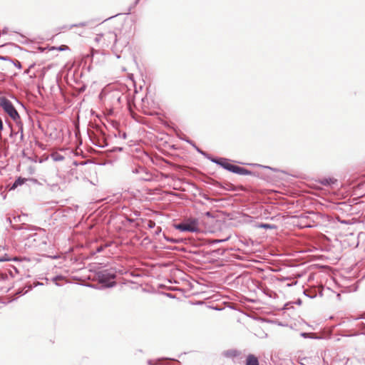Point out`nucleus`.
<instances>
[{"instance_id":"obj_1","label":"nucleus","mask_w":365,"mask_h":365,"mask_svg":"<svg viewBox=\"0 0 365 365\" xmlns=\"http://www.w3.org/2000/svg\"><path fill=\"white\" fill-rule=\"evenodd\" d=\"M37 230L38 232L31 235L27 240L31 245L43 249L47 245V234L44 229L38 228Z\"/></svg>"},{"instance_id":"obj_2","label":"nucleus","mask_w":365,"mask_h":365,"mask_svg":"<svg viewBox=\"0 0 365 365\" xmlns=\"http://www.w3.org/2000/svg\"><path fill=\"white\" fill-rule=\"evenodd\" d=\"M97 277L100 283L106 287H112L115 284L114 281L110 282L115 278V271L113 269H107L99 271Z\"/></svg>"},{"instance_id":"obj_3","label":"nucleus","mask_w":365,"mask_h":365,"mask_svg":"<svg viewBox=\"0 0 365 365\" xmlns=\"http://www.w3.org/2000/svg\"><path fill=\"white\" fill-rule=\"evenodd\" d=\"M175 228L181 232H198V220L195 218L188 219L187 221L175 225Z\"/></svg>"},{"instance_id":"obj_4","label":"nucleus","mask_w":365,"mask_h":365,"mask_svg":"<svg viewBox=\"0 0 365 365\" xmlns=\"http://www.w3.org/2000/svg\"><path fill=\"white\" fill-rule=\"evenodd\" d=\"M0 106L14 120L20 119V116L12 103L5 97L0 98Z\"/></svg>"},{"instance_id":"obj_5","label":"nucleus","mask_w":365,"mask_h":365,"mask_svg":"<svg viewBox=\"0 0 365 365\" xmlns=\"http://www.w3.org/2000/svg\"><path fill=\"white\" fill-rule=\"evenodd\" d=\"M94 41L96 43H102V46H108L110 41H113L114 43L117 41V36L114 32L109 31L106 34H96Z\"/></svg>"},{"instance_id":"obj_6","label":"nucleus","mask_w":365,"mask_h":365,"mask_svg":"<svg viewBox=\"0 0 365 365\" xmlns=\"http://www.w3.org/2000/svg\"><path fill=\"white\" fill-rule=\"evenodd\" d=\"M211 161L220 165L222 168H223L224 169H225L230 172L232 173V171H233L235 165L230 164L228 162V160L226 158H212V159H211Z\"/></svg>"},{"instance_id":"obj_7","label":"nucleus","mask_w":365,"mask_h":365,"mask_svg":"<svg viewBox=\"0 0 365 365\" xmlns=\"http://www.w3.org/2000/svg\"><path fill=\"white\" fill-rule=\"evenodd\" d=\"M232 173L242 175H250L252 174L250 170H246L244 168L237 165H235Z\"/></svg>"},{"instance_id":"obj_8","label":"nucleus","mask_w":365,"mask_h":365,"mask_svg":"<svg viewBox=\"0 0 365 365\" xmlns=\"http://www.w3.org/2000/svg\"><path fill=\"white\" fill-rule=\"evenodd\" d=\"M246 365H259L258 359L253 354H249L247 357Z\"/></svg>"},{"instance_id":"obj_9","label":"nucleus","mask_w":365,"mask_h":365,"mask_svg":"<svg viewBox=\"0 0 365 365\" xmlns=\"http://www.w3.org/2000/svg\"><path fill=\"white\" fill-rule=\"evenodd\" d=\"M337 182V180L332 178H325L321 180V183L325 186H331Z\"/></svg>"},{"instance_id":"obj_10","label":"nucleus","mask_w":365,"mask_h":365,"mask_svg":"<svg viewBox=\"0 0 365 365\" xmlns=\"http://www.w3.org/2000/svg\"><path fill=\"white\" fill-rule=\"evenodd\" d=\"M26 181V179L25 178H19L18 179H16L15 180V182L12 184V185L11 186V188L10 190H14L16 189L17 187L20 186V185H22Z\"/></svg>"},{"instance_id":"obj_11","label":"nucleus","mask_w":365,"mask_h":365,"mask_svg":"<svg viewBox=\"0 0 365 365\" xmlns=\"http://www.w3.org/2000/svg\"><path fill=\"white\" fill-rule=\"evenodd\" d=\"M51 158H52V160L55 162H60V161H62L64 160V156L62 155L61 154L56 152V153H53L51 155Z\"/></svg>"},{"instance_id":"obj_12","label":"nucleus","mask_w":365,"mask_h":365,"mask_svg":"<svg viewBox=\"0 0 365 365\" xmlns=\"http://www.w3.org/2000/svg\"><path fill=\"white\" fill-rule=\"evenodd\" d=\"M87 25H88V23L84 21V22H81L79 24H71L69 26L68 29H72L73 27H84V26H86Z\"/></svg>"},{"instance_id":"obj_13","label":"nucleus","mask_w":365,"mask_h":365,"mask_svg":"<svg viewBox=\"0 0 365 365\" xmlns=\"http://www.w3.org/2000/svg\"><path fill=\"white\" fill-rule=\"evenodd\" d=\"M258 227L264 228V229H273L275 227V226L274 225L262 223L258 225Z\"/></svg>"},{"instance_id":"obj_14","label":"nucleus","mask_w":365,"mask_h":365,"mask_svg":"<svg viewBox=\"0 0 365 365\" xmlns=\"http://www.w3.org/2000/svg\"><path fill=\"white\" fill-rule=\"evenodd\" d=\"M63 277L62 276H60V275H58V276H56L54 277H53L52 279V281L57 285V286H59V284L57 282L58 280L59 279H63Z\"/></svg>"},{"instance_id":"obj_15","label":"nucleus","mask_w":365,"mask_h":365,"mask_svg":"<svg viewBox=\"0 0 365 365\" xmlns=\"http://www.w3.org/2000/svg\"><path fill=\"white\" fill-rule=\"evenodd\" d=\"M164 238L168 242H175V243L178 242L177 240L171 238V237H168L165 236V235H164Z\"/></svg>"},{"instance_id":"obj_16","label":"nucleus","mask_w":365,"mask_h":365,"mask_svg":"<svg viewBox=\"0 0 365 365\" xmlns=\"http://www.w3.org/2000/svg\"><path fill=\"white\" fill-rule=\"evenodd\" d=\"M19 132H20V138L21 140H24V133H23L22 125H21L19 130L16 134H18Z\"/></svg>"},{"instance_id":"obj_17","label":"nucleus","mask_w":365,"mask_h":365,"mask_svg":"<svg viewBox=\"0 0 365 365\" xmlns=\"http://www.w3.org/2000/svg\"><path fill=\"white\" fill-rule=\"evenodd\" d=\"M301 336L303 338H310V334L307 332H302L300 334Z\"/></svg>"},{"instance_id":"obj_18","label":"nucleus","mask_w":365,"mask_h":365,"mask_svg":"<svg viewBox=\"0 0 365 365\" xmlns=\"http://www.w3.org/2000/svg\"><path fill=\"white\" fill-rule=\"evenodd\" d=\"M58 49L59 51H66V50L68 49V47L67 46H64V45H63V46H59V47L58 48Z\"/></svg>"},{"instance_id":"obj_19","label":"nucleus","mask_w":365,"mask_h":365,"mask_svg":"<svg viewBox=\"0 0 365 365\" xmlns=\"http://www.w3.org/2000/svg\"><path fill=\"white\" fill-rule=\"evenodd\" d=\"M14 63V66L19 68V69H21V63L19 61H16V62Z\"/></svg>"},{"instance_id":"obj_20","label":"nucleus","mask_w":365,"mask_h":365,"mask_svg":"<svg viewBox=\"0 0 365 365\" xmlns=\"http://www.w3.org/2000/svg\"><path fill=\"white\" fill-rule=\"evenodd\" d=\"M9 259L8 257H6V256L0 257V262L9 261Z\"/></svg>"},{"instance_id":"obj_21","label":"nucleus","mask_w":365,"mask_h":365,"mask_svg":"<svg viewBox=\"0 0 365 365\" xmlns=\"http://www.w3.org/2000/svg\"><path fill=\"white\" fill-rule=\"evenodd\" d=\"M155 223L154 222H153V221H150L148 222V227L150 228H153L155 227Z\"/></svg>"},{"instance_id":"obj_22","label":"nucleus","mask_w":365,"mask_h":365,"mask_svg":"<svg viewBox=\"0 0 365 365\" xmlns=\"http://www.w3.org/2000/svg\"><path fill=\"white\" fill-rule=\"evenodd\" d=\"M103 248H104L103 246L98 247L97 249H96V252L99 253V252H102L103 250Z\"/></svg>"},{"instance_id":"obj_23","label":"nucleus","mask_w":365,"mask_h":365,"mask_svg":"<svg viewBox=\"0 0 365 365\" xmlns=\"http://www.w3.org/2000/svg\"><path fill=\"white\" fill-rule=\"evenodd\" d=\"M161 232V227H158L155 233V235H158L160 232Z\"/></svg>"},{"instance_id":"obj_24","label":"nucleus","mask_w":365,"mask_h":365,"mask_svg":"<svg viewBox=\"0 0 365 365\" xmlns=\"http://www.w3.org/2000/svg\"><path fill=\"white\" fill-rule=\"evenodd\" d=\"M4 128L3 121L1 118H0V131L2 130Z\"/></svg>"},{"instance_id":"obj_25","label":"nucleus","mask_w":365,"mask_h":365,"mask_svg":"<svg viewBox=\"0 0 365 365\" xmlns=\"http://www.w3.org/2000/svg\"><path fill=\"white\" fill-rule=\"evenodd\" d=\"M196 150H197V152H199V153H201L202 155H206V153H205V152L202 151L201 150H200V149H199L198 148H197V147H196Z\"/></svg>"},{"instance_id":"obj_26","label":"nucleus","mask_w":365,"mask_h":365,"mask_svg":"<svg viewBox=\"0 0 365 365\" xmlns=\"http://www.w3.org/2000/svg\"><path fill=\"white\" fill-rule=\"evenodd\" d=\"M143 169V168L140 167L138 169L136 168L135 170H133V172L138 173L140 170H142Z\"/></svg>"},{"instance_id":"obj_27","label":"nucleus","mask_w":365,"mask_h":365,"mask_svg":"<svg viewBox=\"0 0 365 365\" xmlns=\"http://www.w3.org/2000/svg\"><path fill=\"white\" fill-rule=\"evenodd\" d=\"M69 28V26H64L62 27L63 29H67V30H69L70 29Z\"/></svg>"},{"instance_id":"obj_28","label":"nucleus","mask_w":365,"mask_h":365,"mask_svg":"<svg viewBox=\"0 0 365 365\" xmlns=\"http://www.w3.org/2000/svg\"><path fill=\"white\" fill-rule=\"evenodd\" d=\"M205 215L207 216V217H211L212 216V215H211V213L210 212H207L205 213Z\"/></svg>"},{"instance_id":"obj_29","label":"nucleus","mask_w":365,"mask_h":365,"mask_svg":"<svg viewBox=\"0 0 365 365\" xmlns=\"http://www.w3.org/2000/svg\"><path fill=\"white\" fill-rule=\"evenodd\" d=\"M140 1V0H135V3H134V6H135V5H137V4H138V1Z\"/></svg>"},{"instance_id":"obj_30","label":"nucleus","mask_w":365,"mask_h":365,"mask_svg":"<svg viewBox=\"0 0 365 365\" xmlns=\"http://www.w3.org/2000/svg\"><path fill=\"white\" fill-rule=\"evenodd\" d=\"M140 1V0H135V3H134V6H135V5H137V4H138V1Z\"/></svg>"},{"instance_id":"obj_31","label":"nucleus","mask_w":365,"mask_h":365,"mask_svg":"<svg viewBox=\"0 0 365 365\" xmlns=\"http://www.w3.org/2000/svg\"><path fill=\"white\" fill-rule=\"evenodd\" d=\"M225 241V240H217L216 242H224Z\"/></svg>"},{"instance_id":"obj_32","label":"nucleus","mask_w":365,"mask_h":365,"mask_svg":"<svg viewBox=\"0 0 365 365\" xmlns=\"http://www.w3.org/2000/svg\"><path fill=\"white\" fill-rule=\"evenodd\" d=\"M0 58L2 59V60H6L7 57H1Z\"/></svg>"},{"instance_id":"obj_33","label":"nucleus","mask_w":365,"mask_h":365,"mask_svg":"<svg viewBox=\"0 0 365 365\" xmlns=\"http://www.w3.org/2000/svg\"><path fill=\"white\" fill-rule=\"evenodd\" d=\"M123 138H126V134H125V133L123 134Z\"/></svg>"},{"instance_id":"obj_34","label":"nucleus","mask_w":365,"mask_h":365,"mask_svg":"<svg viewBox=\"0 0 365 365\" xmlns=\"http://www.w3.org/2000/svg\"><path fill=\"white\" fill-rule=\"evenodd\" d=\"M148 364L149 365H154V364H152L151 361H148Z\"/></svg>"},{"instance_id":"obj_35","label":"nucleus","mask_w":365,"mask_h":365,"mask_svg":"<svg viewBox=\"0 0 365 365\" xmlns=\"http://www.w3.org/2000/svg\"><path fill=\"white\" fill-rule=\"evenodd\" d=\"M120 97H118V98H117V101H120Z\"/></svg>"},{"instance_id":"obj_36","label":"nucleus","mask_w":365,"mask_h":365,"mask_svg":"<svg viewBox=\"0 0 365 365\" xmlns=\"http://www.w3.org/2000/svg\"><path fill=\"white\" fill-rule=\"evenodd\" d=\"M265 168H266L271 169V168H270V167H269V166H266Z\"/></svg>"}]
</instances>
